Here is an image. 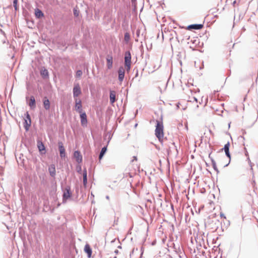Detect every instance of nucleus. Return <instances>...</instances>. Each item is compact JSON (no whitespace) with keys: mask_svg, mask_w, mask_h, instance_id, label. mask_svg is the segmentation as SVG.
<instances>
[{"mask_svg":"<svg viewBox=\"0 0 258 258\" xmlns=\"http://www.w3.org/2000/svg\"><path fill=\"white\" fill-rule=\"evenodd\" d=\"M155 136L160 142L164 140V126L162 121L156 120V125L155 128Z\"/></svg>","mask_w":258,"mask_h":258,"instance_id":"nucleus-1","label":"nucleus"},{"mask_svg":"<svg viewBox=\"0 0 258 258\" xmlns=\"http://www.w3.org/2000/svg\"><path fill=\"white\" fill-rule=\"evenodd\" d=\"M187 101L190 102H193V103L196 102L195 106L197 107H198L199 105L198 104V98H199V93H197L196 92H193L192 91H190L187 93Z\"/></svg>","mask_w":258,"mask_h":258,"instance_id":"nucleus-2","label":"nucleus"},{"mask_svg":"<svg viewBox=\"0 0 258 258\" xmlns=\"http://www.w3.org/2000/svg\"><path fill=\"white\" fill-rule=\"evenodd\" d=\"M124 65L127 72L130 71L131 67V54L130 51H126L124 54Z\"/></svg>","mask_w":258,"mask_h":258,"instance_id":"nucleus-3","label":"nucleus"},{"mask_svg":"<svg viewBox=\"0 0 258 258\" xmlns=\"http://www.w3.org/2000/svg\"><path fill=\"white\" fill-rule=\"evenodd\" d=\"M110 103L113 105L114 103L117 100L116 98V92L114 90L110 91L109 94Z\"/></svg>","mask_w":258,"mask_h":258,"instance_id":"nucleus-4","label":"nucleus"},{"mask_svg":"<svg viewBox=\"0 0 258 258\" xmlns=\"http://www.w3.org/2000/svg\"><path fill=\"white\" fill-rule=\"evenodd\" d=\"M118 80L120 82H122L123 80L125 71L123 67H120L118 70Z\"/></svg>","mask_w":258,"mask_h":258,"instance_id":"nucleus-5","label":"nucleus"},{"mask_svg":"<svg viewBox=\"0 0 258 258\" xmlns=\"http://www.w3.org/2000/svg\"><path fill=\"white\" fill-rule=\"evenodd\" d=\"M81 93V88L79 84H76L73 88L74 97H76L79 96Z\"/></svg>","mask_w":258,"mask_h":258,"instance_id":"nucleus-6","label":"nucleus"},{"mask_svg":"<svg viewBox=\"0 0 258 258\" xmlns=\"http://www.w3.org/2000/svg\"><path fill=\"white\" fill-rule=\"evenodd\" d=\"M81 122L83 126H86L87 124V115L85 112H81L80 113Z\"/></svg>","mask_w":258,"mask_h":258,"instance_id":"nucleus-7","label":"nucleus"},{"mask_svg":"<svg viewBox=\"0 0 258 258\" xmlns=\"http://www.w3.org/2000/svg\"><path fill=\"white\" fill-rule=\"evenodd\" d=\"M75 109L77 112H78L80 113H81V112H82V102L81 100L76 99Z\"/></svg>","mask_w":258,"mask_h":258,"instance_id":"nucleus-8","label":"nucleus"},{"mask_svg":"<svg viewBox=\"0 0 258 258\" xmlns=\"http://www.w3.org/2000/svg\"><path fill=\"white\" fill-rule=\"evenodd\" d=\"M37 147L38 148V150L39 152L41 154H45V148L43 144V143L41 141H38L37 142Z\"/></svg>","mask_w":258,"mask_h":258,"instance_id":"nucleus-9","label":"nucleus"},{"mask_svg":"<svg viewBox=\"0 0 258 258\" xmlns=\"http://www.w3.org/2000/svg\"><path fill=\"white\" fill-rule=\"evenodd\" d=\"M74 157L78 163L82 161V156L80 152L78 151H75L74 153Z\"/></svg>","mask_w":258,"mask_h":258,"instance_id":"nucleus-10","label":"nucleus"},{"mask_svg":"<svg viewBox=\"0 0 258 258\" xmlns=\"http://www.w3.org/2000/svg\"><path fill=\"white\" fill-rule=\"evenodd\" d=\"M48 171L51 177H54L55 176L56 170L54 164H51L48 167Z\"/></svg>","mask_w":258,"mask_h":258,"instance_id":"nucleus-11","label":"nucleus"},{"mask_svg":"<svg viewBox=\"0 0 258 258\" xmlns=\"http://www.w3.org/2000/svg\"><path fill=\"white\" fill-rule=\"evenodd\" d=\"M203 27V25L202 24H193L189 25L187 27V30H191V29H201Z\"/></svg>","mask_w":258,"mask_h":258,"instance_id":"nucleus-12","label":"nucleus"},{"mask_svg":"<svg viewBox=\"0 0 258 258\" xmlns=\"http://www.w3.org/2000/svg\"><path fill=\"white\" fill-rule=\"evenodd\" d=\"M107 67L108 69H111L112 68L113 64V58L111 55H108L106 58Z\"/></svg>","mask_w":258,"mask_h":258,"instance_id":"nucleus-13","label":"nucleus"},{"mask_svg":"<svg viewBox=\"0 0 258 258\" xmlns=\"http://www.w3.org/2000/svg\"><path fill=\"white\" fill-rule=\"evenodd\" d=\"M84 251L87 254L88 257H90L92 254V249L88 244L85 245Z\"/></svg>","mask_w":258,"mask_h":258,"instance_id":"nucleus-14","label":"nucleus"},{"mask_svg":"<svg viewBox=\"0 0 258 258\" xmlns=\"http://www.w3.org/2000/svg\"><path fill=\"white\" fill-rule=\"evenodd\" d=\"M59 150L60 152V156L61 157H64L66 155L65 149L61 143H59Z\"/></svg>","mask_w":258,"mask_h":258,"instance_id":"nucleus-15","label":"nucleus"},{"mask_svg":"<svg viewBox=\"0 0 258 258\" xmlns=\"http://www.w3.org/2000/svg\"><path fill=\"white\" fill-rule=\"evenodd\" d=\"M229 146H230L229 143H227L225 145L224 149V151L225 152V154H226V156L228 158H230V155L229 151Z\"/></svg>","mask_w":258,"mask_h":258,"instance_id":"nucleus-16","label":"nucleus"},{"mask_svg":"<svg viewBox=\"0 0 258 258\" xmlns=\"http://www.w3.org/2000/svg\"><path fill=\"white\" fill-rule=\"evenodd\" d=\"M71 192L69 189L67 188L64 191L63 195V198L64 200H66L69 199L71 197Z\"/></svg>","mask_w":258,"mask_h":258,"instance_id":"nucleus-17","label":"nucleus"},{"mask_svg":"<svg viewBox=\"0 0 258 258\" xmlns=\"http://www.w3.org/2000/svg\"><path fill=\"white\" fill-rule=\"evenodd\" d=\"M29 105L31 108L35 107V99L34 96L30 97Z\"/></svg>","mask_w":258,"mask_h":258,"instance_id":"nucleus-18","label":"nucleus"},{"mask_svg":"<svg viewBox=\"0 0 258 258\" xmlns=\"http://www.w3.org/2000/svg\"><path fill=\"white\" fill-rule=\"evenodd\" d=\"M43 105L45 109L48 110L50 108V103L48 99L45 98L43 100Z\"/></svg>","mask_w":258,"mask_h":258,"instance_id":"nucleus-19","label":"nucleus"},{"mask_svg":"<svg viewBox=\"0 0 258 258\" xmlns=\"http://www.w3.org/2000/svg\"><path fill=\"white\" fill-rule=\"evenodd\" d=\"M87 170L85 169L83 171V184L84 186H86L87 183Z\"/></svg>","mask_w":258,"mask_h":258,"instance_id":"nucleus-20","label":"nucleus"},{"mask_svg":"<svg viewBox=\"0 0 258 258\" xmlns=\"http://www.w3.org/2000/svg\"><path fill=\"white\" fill-rule=\"evenodd\" d=\"M106 151H107V146L102 148V149H101V151L100 152L99 156V160H101V159L103 157L104 155L106 153Z\"/></svg>","mask_w":258,"mask_h":258,"instance_id":"nucleus-21","label":"nucleus"},{"mask_svg":"<svg viewBox=\"0 0 258 258\" xmlns=\"http://www.w3.org/2000/svg\"><path fill=\"white\" fill-rule=\"evenodd\" d=\"M40 74L43 78H46L48 76V72L45 69H43L41 70Z\"/></svg>","mask_w":258,"mask_h":258,"instance_id":"nucleus-22","label":"nucleus"},{"mask_svg":"<svg viewBox=\"0 0 258 258\" xmlns=\"http://www.w3.org/2000/svg\"><path fill=\"white\" fill-rule=\"evenodd\" d=\"M35 16L39 18L43 16V14L42 11L38 9L35 10Z\"/></svg>","mask_w":258,"mask_h":258,"instance_id":"nucleus-23","label":"nucleus"},{"mask_svg":"<svg viewBox=\"0 0 258 258\" xmlns=\"http://www.w3.org/2000/svg\"><path fill=\"white\" fill-rule=\"evenodd\" d=\"M26 116H27V119L25 120V122L27 125H28V126H30V124H31V118H30V116L28 112H27V113H26Z\"/></svg>","mask_w":258,"mask_h":258,"instance_id":"nucleus-24","label":"nucleus"},{"mask_svg":"<svg viewBox=\"0 0 258 258\" xmlns=\"http://www.w3.org/2000/svg\"><path fill=\"white\" fill-rule=\"evenodd\" d=\"M124 40L126 42H128L130 40V35L128 33H125V34H124Z\"/></svg>","mask_w":258,"mask_h":258,"instance_id":"nucleus-25","label":"nucleus"},{"mask_svg":"<svg viewBox=\"0 0 258 258\" xmlns=\"http://www.w3.org/2000/svg\"><path fill=\"white\" fill-rule=\"evenodd\" d=\"M82 75V72L81 70H78L76 72V77H80Z\"/></svg>","mask_w":258,"mask_h":258,"instance_id":"nucleus-26","label":"nucleus"},{"mask_svg":"<svg viewBox=\"0 0 258 258\" xmlns=\"http://www.w3.org/2000/svg\"><path fill=\"white\" fill-rule=\"evenodd\" d=\"M220 217L221 218H223L224 219H226V217L224 216V214L222 213H220Z\"/></svg>","mask_w":258,"mask_h":258,"instance_id":"nucleus-27","label":"nucleus"},{"mask_svg":"<svg viewBox=\"0 0 258 258\" xmlns=\"http://www.w3.org/2000/svg\"><path fill=\"white\" fill-rule=\"evenodd\" d=\"M17 2V0L14 1V6L15 7V9H16Z\"/></svg>","mask_w":258,"mask_h":258,"instance_id":"nucleus-28","label":"nucleus"},{"mask_svg":"<svg viewBox=\"0 0 258 258\" xmlns=\"http://www.w3.org/2000/svg\"><path fill=\"white\" fill-rule=\"evenodd\" d=\"M213 166L215 170H217L216 167L215 163L213 162Z\"/></svg>","mask_w":258,"mask_h":258,"instance_id":"nucleus-29","label":"nucleus"},{"mask_svg":"<svg viewBox=\"0 0 258 258\" xmlns=\"http://www.w3.org/2000/svg\"><path fill=\"white\" fill-rule=\"evenodd\" d=\"M74 15L76 16H78L79 14L77 12V11H74Z\"/></svg>","mask_w":258,"mask_h":258,"instance_id":"nucleus-30","label":"nucleus"},{"mask_svg":"<svg viewBox=\"0 0 258 258\" xmlns=\"http://www.w3.org/2000/svg\"><path fill=\"white\" fill-rule=\"evenodd\" d=\"M25 128H26V130H28V127H27V126H25Z\"/></svg>","mask_w":258,"mask_h":258,"instance_id":"nucleus-31","label":"nucleus"},{"mask_svg":"<svg viewBox=\"0 0 258 258\" xmlns=\"http://www.w3.org/2000/svg\"><path fill=\"white\" fill-rule=\"evenodd\" d=\"M132 1L133 2L136 1V0H132Z\"/></svg>","mask_w":258,"mask_h":258,"instance_id":"nucleus-32","label":"nucleus"}]
</instances>
